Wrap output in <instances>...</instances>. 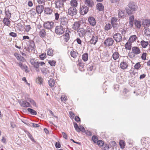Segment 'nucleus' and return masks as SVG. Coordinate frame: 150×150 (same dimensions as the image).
Instances as JSON below:
<instances>
[{"mask_svg": "<svg viewBox=\"0 0 150 150\" xmlns=\"http://www.w3.org/2000/svg\"><path fill=\"white\" fill-rule=\"evenodd\" d=\"M128 7L126 8V11L127 13L129 15L132 14L134 11L137 10V6L136 4L134 2H130L128 4Z\"/></svg>", "mask_w": 150, "mask_h": 150, "instance_id": "f257e3e1", "label": "nucleus"}, {"mask_svg": "<svg viewBox=\"0 0 150 150\" xmlns=\"http://www.w3.org/2000/svg\"><path fill=\"white\" fill-rule=\"evenodd\" d=\"M112 37L113 39L117 43L121 42L122 40L121 34L119 33H114L112 35Z\"/></svg>", "mask_w": 150, "mask_h": 150, "instance_id": "f03ea898", "label": "nucleus"}, {"mask_svg": "<svg viewBox=\"0 0 150 150\" xmlns=\"http://www.w3.org/2000/svg\"><path fill=\"white\" fill-rule=\"evenodd\" d=\"M65 28L62 25L57 26L55 28V32L57 34H62L64 33Z\"/></svg>", "mask_w": 150, "mask_h": 150, "instance_id": "7ed1b4c3", "label": "nucleus"}, {"mask_svg": "<svg viewBox=\"0 0 150 150\" xmlns=\"http://www.w3.org/2000/svg\"><path fill=\"white\" fill-rule=\"evenodd\" d=\"M114 42V40L112 38H108L105 40L104 43L106 46L109 47L112 46Z\"/></svg>", "mask_w": 150, "mask_h": 150, "instance_id": "20e7f679", "label": "nucleus"}, {"mask_svg": "<svg viewBox=\"0 0 150 150\" xmlns=\"http://www.w3.org/2000/svg\"><path fill=\"white\" fill-rule=\"evenodd\" d=\"M77 10L74 7H71L68 10V14L71 16H73L76 14Z\"/></svg>", "mask_w": 150, "mask_h": 150, "instance_id": "39448f33", "label": "nucleus"}, {"mask_svg": "<svg viewBox=\"0 0 150 150\" xmlns=\"http://www.w3.org/2000/svg\"><path fill=\"white\" fill-rule=\"evenodd\" d=\"M60 25L64 27H67L68 20L66 18L64 17H61L59 18Z\"/></svg>", "mask_w": 150, "mask_h": 150, "instance_id": "423d86ee", "label": "nucleus"}, {"mask_svg": "<svg viewBox=\"0 0 150 150\" xmlns=\"http://www.w3.org/2000/svg\"><path fill=\"white\" fill-rule=\"evenodd\" d=\"M54 24V23L52 21H47L44 23L43 26L45 28L50 30L53 27Z\"/></svg>", "mask_w": 150, "mask_h": 150, "instance_id": "0eeeda50", "label": "nucleus"}, {"mask_svg": "<svg viewBox=\"0 0 150 150\" xmlns=\"http://www.w3.org/2000/svg\"><path fill=\"white\" fill-rule=\"evenodd\" d=\"M101 58L103 62H108L110 60L109 55L108 52H103L101 56Z\"/></svg>", "mask_w": 150, "mask_h": 150, "instance_id": "6e6552de", "label": "nucleus"}, {"mask_svg": "<svg viewBox=\"0 0 150 150\" xmlns=\"http://www.w3.org/2000/svg\"><path fill=\"white\" fill-rule=\"evenodd\" d=\"M91 36L92 38L90 40V42L91 44L95 45L98 40V37L95 34L91 35Z\"/></svg>", "mask_w": 150, "mask_h": 150, "instance_id": "1a4fd4ad", "label": "nucleus"}, {"mask_svg": "<svg viewBox=\"0 0 150 150\" xmlns=\"http://www.w3.org/2000/svg\"><path fill=\"white\" fill-rule=\"evenodd\" d=\"M88 10V8L86 6H83L80 7V12L81 15H84L87 13Z\"/></svg>", "mask_w": 150, "mask_h": 150, "instance_id": "9d476101", "label": "nucleus"}, {"mask_svg": "<svg viewBox=\"0 0 150 150\" xmlns=\"http://www.w3.org/2000/svg\"><path fill=\"white\" fill-rule=\"evenodd\" d=\"M30 62L31 64L36 69L39 67V62L35 59H32L30 60Z\"/></svg>", "mask_w": 150, "mask_h": 150, "instance_id": "9b49d317", "label": "nucleus"}, {"mask_svg": "<svg viewBox=\"0 0 150 150\" xmlns=\"http://www.w3.org/2000/svg\"><path fill=\"white\" fill-rule=\"evenodd\" d=\"M55 7L57 8H60L64 7L63 2L61 0H59L55 3Z\"/></svg>", "mask_w": 150, "mask_h": 150, "instance_id": "f8f14e48", "label": "nucleus"}, {"mask_svg": "<svg viewBox=\"0 0 150 150\" xmlns=\"http://www.w3.org/2000/svg\"><path fill=\"white\" fill-rule=\"evenodd\" d=\"M86 33H87L88 35L89 36V37H91V35L95 34L94 32L93 31L92 28L88 26H87L86 27Z\"/></svg>", "mask_w": 150, "mask_h": 150, "instance_id": "ddd939ff", "label": "nucleus"}, {"mask_svg": "<svg viewBox=\"0 0 150 150\" xmlns=\"http://www.w3.org/2000/svg\"><path fill=\"white\" fill-rule=\"evenodd\" d=\"M77 32L79 37L81 38L84 37L86 34L85 30L82 28H79Z\"/></svg>", "mask_w": 150, "mask_h": 150, "instance_id": "4468645a", "label": "nucleus"}, {"mask_svg": "<svg viewBox=\"0 0 150 150\" xmlns=\"http://www.w3.org/2000/svg\"><path fill=\"white\" fill-rule=\"evenodd\" d=\"M88 21L90 24L92 26H94L96 24V21L93 17H89L88 19Z\"/></svg>", "mask_w": 150, "mask_h": 150, "instance_id": "2eb2a0df", "label": "nucleus"}, {"mask_svg": "<svg viewBox=\"0 0 150 150\" xmlns=\"http://www.w3.org/2000/svg\"><path fill=\"white\" fill-rule=\"evenodd\" d=\"M14 56L17 58L18 60L21 61L22 62H25V59L24 58L17 53H14Z\"/></svg>", "mask_w": 150, "mask_h": 150, "instance_id": "dca6fc26", "label": "nucleus"}, {"mask_svg": "<svg viewBox=\"0 0 150 150\" xmlns=\"http://www.w3.org/2000/svg\"><path fill=\"white\" fill-rule=\"evenodd\" d=\"M111 23L112 26L113 28L116 27L117 25V19L115 17H112L111 19Z\"/></svg>", "mask_w": 150, "mask_h": 150, "instance_id": "f3484780", "label": "nucleus"}, {"mask_svg": "<svg viewBox=\"0 0 150 150\" xmlns=\"http://www.w3.org/2000/svg\"><path fill=\"white\" fill-rule=\"evenodd\" d=\"M44 7L42 5H38L36 6V11L38 13L41 14L43 11Z\"/></svg>", "mask_w": 150, "mask_h": 150, "instance_id": "a211bd4d", "label": "nucleus"}, {"mask_svg": "<svg viewBox=\"0 0 150 150\" xmlns=\"http://www.w3.org/2000/svg\"><path fill=\"white\" fill-rule=\"evenodd\" d=\"M120 67L123 69H127L128 67L127 63L124 61H122L120 64Z\"/></svg>", "mask_w": 150, "mask_h": 150, "instance_id": "6ab92c4d", "label": "nucleus"}, {"mask_svg": "<svg viewBox=\"0 0 150 150\" xmlns=\"http://www.w3.org/2000/svg\"><path fill=\"white\" fill-rule=\"evenodd\" d=\"M142 25L145 28L148 27L150 25V20L145 19L142 22Z\"/></svg>", "mask_w": 150, "mask_h": 150, "instance_id": "aec40b11", "label": "nucleus"}, {"mask_svg": "<svg viewBox=\"0 0 150 150\" xmlns=\"http://www.w3.org/2000/svg\"><path fill=\"white\" fill-rule=\"evenodd\" d=\"M126 15L125 10L122 9L119 10L118 16L120 18H121L124 17Z\"/></svg>", "mask_w": 150, "mask_h": 150, "instance_id": "412c9836", "label": "nucleus"}, {"mask_svg": "<svg viewBox=\"0 0 150 150\" xmlns=\"http://www.w3.org/2000/svg\"><path fill=\"white\" fill-rule=\"evenodd\" d=\"M39 35L40 37L43 38L46 35V32L45 30L43 28L40 29L39 31Z\"/></svg>", "mask_w": 150, "mask_h": 150, "instance_id": "4be33fe9", "label": "nucleus"}, {"mask_svg": "<svg viewBox=\"0 0 150 150\" xmlns=\"http://www.w3.org/2000/svg\"><path fill=\"white\" fill-rule=\"evenodd\" d=\"M85 4L88 7H92L94 4L93 2L91 0H86L85 1Z\"/></svg>", "mask_w": 150, "mask_h": 150, "instance_id": "5701e85b", "label": "nucleus"}, {"mask_svg": "<svg viewBox=\"0 0 150 150\" xmlns=\"http://www.w3.org/2000/svg\"><path fill=\"white\" fill-rule=\"evenodd\" d=\"M80 23L79 22H75L73 25L72 28L74 30L78 29L80 26Z\"/></svg>", "mask_w": 150, "mask_h": 150, "instance_id": "b1692460", "label": "nucleus"}, {"mask_svg": "<svg viewBox=\"0 0 150 150\" xmlns=\"http://www.w3.org/2000/svg\"><path fill=\"white\" fill-rule=\"evenodd\" d=\"M10 18H4L3 19L4 23L6 26H9L10 25L11 21L9 20Z\"/></svg>", "mask_w": 150, "mask_h": 150, "instance_id": "393cba45", "label": "nucleus"}, {"mask_svg": "<svg viewBox=\"0 0 150 150\" xmlns=\"http://www.w3.org/2000/svg\"><path fill=\"white\" fill-rule=\"evenodd\" d=\"M5 12L6 16V18H11V12L9 11V10L8 8H6L5 10Z\"/></svg>", "mask_w": 150, "mask_h": 150, "instance_id": "a878e982", "label": "nucleus"}, {"mask_svg": "<svg viewBox=\"0 0 150 150\" xmlns=\"http://www.w3.org/2000/svg\"><path fill=\"white\" fill-rule=\"evenodd\" d=\"M132 52L135 54H137L140 53V50L138 47H132Z\"/></svg>", "mask_w": 150, "mask_h": 150, "instance_id": "bb28decb", "label": "nucleus"}, {"mask_svg": "<svg viewBox=\"0 0 150 150\" xmlns=\"http://www.w3.org/2000/svg\"><path fill=\"white\" fill-rule=\"evenodd\" d=\"M49 86L51 88L53 87L55 84V81L53 79H50L48 81Z\"/></svg>", "mask_w": 150, "mask_h": 150, "instance_id": "cd10ccee", "label": "nucleus"}, {"mask_svg": "<svg viewBox=\"0 0 150 150\" xmlns=\"http://www.w3.org/2000/svg\"><path fill=\"white\" fill-rule=\"evenodd\" d=\"M134 25L137 28L139 29L141 26L142 23L141 21L135 20L134 21Z\"/></svg>", "mask_w": 150, "mask_h": 150, "instance_id": "c85d7f7f", "label": "nucleus"}, {"mask_svg": "<svg viewBox=\"0 0 150 150\" xmlns=\"http://www.w3.org/2000/svg\"><path fill=\"white\" fill-rule=\"evenodd\" d=\"M42 73L45 76H48L49 71L46 68L43 67L41 69Z\"/></svg>", "mask_w": 150, "mask_h": 150, "instance_id": "c756f323", "label": "nucleus"}, {"mask_svg": "<svg viewBox=\"0 0 150 150\" xmlns=\"http://www.w3.org/2000/svg\"><path fill=\"white\" fill-rule=\"evenodd\" d=\"M137 37L136 35H134L131 36L129 40V42L132 43L134 42L137 39Z\"/></svg>", "mask_w": 150, "mask_h": 150, "instance_id": "7c9ffc66", "label": "nucleus"}, {"mask_svg": "<svg viewBox=\"0 0 150 150\" xmlns=\"http://www.w3.org/2000/svg\"><path fill=\"white\" fill-rule=\"evenodd\" d=\"M44 12L47 14H51L52 12V10L50 8H45Z\"/></svg>", "mask_w": 150, "mask_h": 150, "instance_id": "2f4dec72", "label": "nucleus"}, {"mask_svg": "<svg viewBox=\"0 0 150 150\" xmlns=\"http://www.w3.org/2000/svg\"><path fill=\"white\" fill-rule=\"evenodd\" d=\"M129 25L131 27H132L133 25V21L134 20V17L133 15L131 16L129 18Z\"/></svg>", "mask_w": 150, "mask_h": 150, "instance_id": "473e14b6", "label": "nucleus"}, {"mask_svg": "<svg viewBox=\"0 0 150 150\" xmlns=\"http://www.w3.org/2000/svg\"><path fill=\"white\" fill-rule=\"evenodd\" d=\"M70 4L71 7H74L75 8L78 6V3L76 0H71L70 2Z\"/></svg>", "mask_w": 150, "mask_h": 150, "instance_id": "72a5a7b5", "label": "nucleus"}, {"mask_svg": "<svg viewBox=\"0 0 150 150\" xmlns=\"http://www.w3.org/2000/svg\"><path fill=\"white\" fill-rule=\"evenodd\" d=\"M97 9L99 11H101L104 9V6L101 3H98L97 5Z\"/></svg>", "mask_w": 150, "mask_h": 150, "instance_id": "f704fd0d", "label": "nucleus"}, {"mask_svg": "<svg viewBox=\"0 0 150 150\" xmlns=\"http://www.w3.org/2000/svg\"><path fill=\"white\" fill-rule=\"evenodd\" d=\"M119 56L120 54L118 52H115L112 54V58L115 60H116L119 58Z\"/></svg>", "mask_w": 150, "mask_h": 150, "instance_id": "c9c22d12", "label": "nucleus"}, {"mask_svg": "<svg viewBox=\"0 0 150 150\" xmlns=\"http://www.w3.org/2000/svg\"><path fill=\"white\" fill-rule=\"evenodd\" d=\"M21 106L24 107H32V106L30 103L27 102L23 101L21 103Z\"/></svg>", "mask_w": 150, "mask_h": 150, "instance_id": "e433bc0d", "label": "nucleus"}, {"mask_svg": "<svg viewBox=\"0 0 150 150\" xmlns=\"http://www.w3.org/2000/svg\"><path fill=\"white\" fill-rule=\"evenodd\" d=\"M71 56L74 58H76L77 56L78 53L76 51H72L71 52Z\"/></svg>", "mask_w": 150, "mask_h": 150, "instance_id": "4c0bfd02", "label": "nucleus"}, {"mask_svg": "<svg viewBox=\"0 0 150 150\" xmlns=\"http://www.w3.org/2000/svg\"><path fill=\"white\" fill-rule=\"evenodd\" d=\"M28 111L32 115H36L37 114V112L36 111L33 110V109L28 108L27 109Z\"/></svg>", "mask_w": 150, "mask_h": 150, "instance_id": "58836bf2", "label": "nucleus"}, {"mask_svg": "<svg viewBox=\"0 0 150 150\" xmlns=\"http://www.w3.org/2000/svg\"><path fill=\"white\" fill-rule=\"evenodd\" d=\"M62 37L66 42H67L69 39V35L68 33H65L63 35Z\"/></svg>", "mask_w": 150, "mask_h": 150, "instance_id": "ea45409f", "label": "nucleus"}, {"mask_svg": "<svg viewBox=\"0 0 150 150\" xmlns=\"http://www.w3.org/2000/svg\"><path fill=\"white\" fill-rule=\"evenodd\" d=\"M19 66L22 69H24L26 71L27 68V67L25 65H23L22 62H20L19 63Z\"/></svg>", "mask_w": 150, "mask_h": 150, "instance_id": "a19ab883", "label": "nucleus"}, {"mask_svg": "<svg viewBox=\"0 0 150 150\" xmlns=\"http://www.w3.org/2000/svg\"><path fill=\"white\" fill-rule=\"evenodd\" d=\"M131 43L127 42L125 45V49L127 50H130L131 49Z\"/></svg>", "mask_w": 150, "mask_h": 150, "instance_id": "79ce46f5", "label": "nucleus"}, {"mask_svg": "<svg viewBox=\"0 0 150 150\" xmlns=\"http://www.w3.org/2000/svg\"><path fill=\"white\" fill-rule=\"evenodd\" d=\"M47 55L50 56H52L53 55V50L51 48H49L47 50Z\"/></svg>", "mask_w": 150, "mask_h": 150, "instance_id": "37998d69", "label": "nucleus"}, {"mask_svg": "<svg viewBox=\"0 0 150 150\" xmlns=\"http://www.w3.org/2000/svg\"><path fill=\"white\" fill-rule=\"evenodd\" d=\"M141 43L142 47L144 48H146L148 45V42H145L144 40H142L141 42Z\"/></svg>", "mask_w": 150, "mask_h": 150, "instance_id": "c03bdc74", "label": "nucleus"}, {"mask_svg": "<svg viewBox=\"0 0 150 150\" xmlns=\"http://www.w3.org/2000/svg\"><path fill=\"white\" fill-rule=\"evenodd\" d=\"M88 54L87 53L84 54L82 55V59L85 62L87 61L88 59Z\"/></svg>", "mask_w": 150, "mask_h": 150, "instance_id": "a18cd8bd", "label": "nucleus"}, {"mask_svg": "<svg viewBox=\"0 0 150 150\" xmlns=\"http://www.w3.org/2000/svg\"><path fill=\"white\" fill-rule=\"evenodd\" d=\"M27 100L33 106H36V103L33 99L30 98H28L27 99Z\"/></svg>", "mask_w": 150, "mask_h": 150, "instance_id": "49530a36", "label": "nucleus"}, {"mask_svg": "<svg viewBox=\"0 0 150 150\" xmlns=\"http://www.w3.org/2000/svg\"><path fill=\"white\" fill-rule=\"evenodd\" d=\"M145 35L147 36H150V29L147 28L145 29L144 31Z\"/></svg>", "mask_w": 150, "mask_h": 150, "instance_id": "de8ad7c7", "label": "nucleus"}, {"mask_svg": "<svg viewBox=\"0 0 150 150\" xmlns=\"http://www.w3.org/2000/svg\"><path fill=\"white\" fill-rule=\"evenodd\" d=\"M112 28V26L110 23H108L106 24L105 27V30H108Z\"/></svg>", "mask_w": 150, "mask_h": 150, "instance_id": "09e8293b", "label": "nucleus"}, {"mask_svg": "<svg viewBox=\"0 0 150 150\" xmlns=\"http://www.w3.org/2000/svg\"><path fill=\"white\" fill-rule=\"evenodd\" d=\"M74 125L76 131L78 132H79V128L78 126V125L75 122H74Z\"/></svg>", "mask_w": 150, "mask_h": 150, "instance_id": "8fccbe9b", "label": "nucleus"}, {"mask_svg": "<svg viewBox=\"0 0 150 150\" xmlns=\"http://www.w3.org/2000/svg\"><path fill=\"white\" fill-rule=\"evenodd\" d=\"M92 139L94 143H96L98 141V138L96 136L93 135L92 137Z\"/></svg>", "mask_w": 150, "mask_h": 150, "instance_id": "3c124183", "label": "nucleus"}, {"mask_svg": "<svg viewBox=\"0 0 150 150\" xmlns=\"http://www.w3.org/2000/svg\"><path fill=\"white\" fill-rule=\"evenodd\" d=\"M61 100L62 101L65 102L67 100V98L65 95H62L61 97Z\"/></svg>", "mask_w": 150, "mask_h": 150, "instance_id": "603ef678", "label": "nucleus"}, {"mask_svg": "<svg viewBox=\"0 0 150 150\" xmlns=\"http://www.w3.org/2000/svg\"><path fill=\"white\" fill-rule=\"evenodd\" d=\"M48 63L51 66H55L56 64V62L55 61H49L48 62Z\"/></svg>", "mask_w": 150, "mask_h": 150, "instance_id": "864d4df0", "label": "nucleus"}, {"mask_svg": "<svg viewBox=\"0 0 150 150\" xmlns=\"http://www.w3.org/2000/svg\"><path fill=\"white\" fill-rule=\"evenodd\" d=\"M141 67V65L139 62L137 63L134 65V68L138 70Z\"/></svg>", "mask_w": 150, "mask_h": 150, "instance_id": "5fc2aeb1", "label": "nucleus"}, {"mask_svg": "<svg viewBox=\"0 0 150 150\" xmlns=\"http://www.w3.org/2000/svg\"><path fill=\"white\" fill-rule=\"evenodd\" d=\"M103 148L105 150H109V146L108 144H105L103 145Z\"/></svg>", "mask_w": 150, "mask_h": 150, "instance_id": "6e6d98bb", "label": "nucleus"}, {"mask_svg": "<svg viewBox=\"0 0 150 150\" xmlns=\"http://www.w3.org/2000/svg\"><path fill=\"white\" fill-rule=\"evenodd\" d=\"M41 60L44 59L46 57V54H42L39 56Z\"/></svg>", "mask_w": 150, "mask_h": 150, "instance_id": "4d7b16f0", "label": "nucleus"}, {"mask_svg": "<svg viewBox=\"0 0 150 150\" xmlns=\"http://www.w3.org/2000/svg\"><path fill=\"white\" fill-rule=\"evenodd\" d=\"M120 144L121 148H124L125 146V142L123 140H122L120 142Z\"/></svg>", "mask_w": 150, "mask_h": 150, "instance_id": "13d9d810", "label": "nucleus"}, {"mask_svg": "<svg viewBox=\"0 0 150 150\" xmlns=\"http://www.w3.org/2000/svg\"><path fill=\"white\" fill-rule=\"evenodd\" d=\"M37 80L38 81L39 83L41 84L42 83L43 79L42 78L41 76H38L37 79Z\"/></svg>", "mask_w": 150, "mask_h": 150, "instance_id": "bf43d9fd", "label": "nucleus"}, {"mask_svg": "<svg viewBox=\"0 0 150 150\" xmlns=\"http://www.w3.org/2000/svg\"><path fill=\"white\" fill-rule=\"evenodd\" d=\"M97 144L99 146H103L104 145V143L102 140H98L97 142Z\"/></svg>", "mask_w": 150, "mask_h": 150, "instance_id": "052dcab7", "label": "nucleus"}, {"mask_svg": "<svg viewBox=\"0 0 150 150\" xmlns=\"http://www.w3.org/2000/svg\"><path fill=\"white\" fill-rule=\"evenodd\" d=\"M54 16L55 20L57 21L58 20L59 17V14L58 13H56L54 14Z\"/></svg>", "mask_w": 150, "mask_h": 150, "instance_id": "680f3d73", "label": "nucleus"}, {"mask_svg": "<svg viewBox=\"0 0 150 150\" xmlns=\"http://www.w3.org/2000/svg\"><path fill=\"white\" fill-rule=\"evenodd\" d=\"M29 46L30 47H31L32 48H34L35 45L34 42L33 41H30Z\"/></svg>", "mask_w": 150, "mask_h": 150, "instance_id": "e2e57ef3", "label": "nucleus"}, {"mask_svg": "<svg viewBox=\"0 0 150 150\" xmlns=\"http://www.w3.org/2000/svg\"><path fill=\"white\" fill-rule=\"evenodd\" d=\"M146 53H143L141 56V58L143 60H145L146 59Z\"/></svg>", "mask_w": 150, "mask_h": 150, "instance_id": "0e129e2a", "label": "nucleus"}, {"mask_svg": "<svg viewBox=\"0 0 150 150\" xmlns=\"http://www.w3.org/2000/svg\"><path fill=\"white\" fill-rule=\"evenodd\" d=\"M55 146L56 148H60L61 147V145L60 144V143L59 142H56Z\"/></svg>", "mask_w": 150, "mask_h": 150, "instance_id": "69168bd1", "label": "nucleus"}, {"mask_svg": "<svg viewBox=\"0 0 150 150\" xmlns=\"http://www.w3.org/2000/svg\"><path fill=\"white\" fill-rule=\"evenodd\" d=\"M79 128V132L80 131H82V132H84L85 131L84 127L82 126H80Z\"/></svg>", "mask_w": 150, "mask_h": 150, "instance_id": "338daca9", "label": "nucleus"}, {"mask_svg": "<svg viewBox=\"0 0 150 150\" xmlns=\"http://www.w3.org/2000/svg\"><path fill=\"white\" fill-rule=\"evenodd\" d=\"M63 137L66 139H67V135L64 132H62Z\"/></svg>", "mask_w": 150, "mask_h": 150, "instance_id": "774afa93", "label": "nucleus"}]
</instances>
